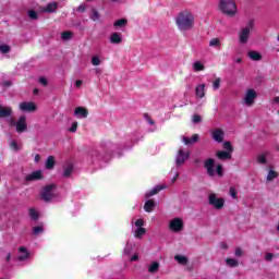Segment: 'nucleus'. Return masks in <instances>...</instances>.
I'll return each mask as SVG.
<instances>
[{
	"label": "nucleus",
	"mask_w": 279,
	"mask_h": 279,
	"mask_svg": "<svg viewBox=\"0 0 279 279\" xmlns=\"http://www.w3.org/2000/svg\"><path fill=\"white\" fill-rule=\"evenodd\" d=\"M174 21L179 32H191L195 27V14L189 9L180 11Z\"/></svg>",
	"instance_id": "obj_1"
},
{
	"label": "nucleus",
	"mask_w": 279,
	"mask_h": 279,
	"mask_svg": "<svg viewBox=\"0 0 279 279\" xmlns=\"http://www.w3.org/2000/svg\"><path fill=\"white\" fill-rule=\"evenodd\" d=\"M89 158L92 165H99L100 160H105V162L110 160V153L106 148L100 147L92 150Z\"/></svg>",
	"instance_id": "obj_2"
},
{
	"label": "nucleus",
	"mask_w": 279,
	"mask_h": 279,
	"mask_svg": "<svg viewBox=\"0 0 279 279\" xmlns=\"http://www.w3.org/2000/svg\"><path fill=\"white\" fill-rule=\"evenodd\" d=\"M204 167L207 170L208 175H210L211 178H214V175L223 178V166L217 165L215 170V159L209 158L205 160Z\"/></svg>",
	"instance_id": "obj_3"
},
{
	"label": "nucleus",
	"mask_w": 279,
	"mask_h": 279,
	"mask_svg": "<svg viewBox=\"0 0 279 279\" xmlns=\"http://www.w3.org/2000/svg\"><path fill=\"white\" fill-rule=\"evenodd\" d=\"M220 10L227 16H234L238 12L236 3H234V0H221Z\"/></svg>",
	"instance_id": "obj_4"
},
{
	"label": "nucleus",
	"mask_w": 279,
	"mask_h": 279,
	"mask_svg": "<svg viewBox=\"0 0 279 279\" xmlns=\"http://www.w3.org/2000/svg\"><path fill=\"white\" fill-rule=\"evenodd\" d=\"M252 29H254V20L248 21L246 26L241 28L239 32L240 45H246V43L250 40V34H252Z\"/></svg>",
	"instance_id": "obj_5"
},
{
	"label": "nucleus",
	"mask_w": 279,
	"mask_h": 279,
	"mask_svg": "<svg viewBox=\"0 0 279 279\" xmlns=\"http://www.w3.org/2000/svg\"><path fill=\"white\" fill-rule=\"evenodd\" d=\"M168 228L170 232H174V234H178L184 230V220L180 217L172 218L169 220Z\"/></svg>",
	"instance_id": "obj_6"
},
{
	"label": "nucleus",
	"mask_w": 279,
	"mask_h": 279,
	"mask_svg": "<svg viewBox=\"0 0 279 279\" xmlns=\"http://www.w3.org/2000/svg\"><path fill=\"white\" fill-rule=\"evenodd\" d=\"M56 196V185L53 184L45 186L41 191V199H44V202H51Z\"/></svg>",
	"instance_id": "obj_7"
},
{
	"label": "nucleus",
	"mask_w": 279,
	"mask_h": 279,
	"mask_svg": "<svg viewBox=\"0 0 279 279\" xmlns=\"http://www.w3.org/2000/svg\"><path fill=\"white\" fill-rule=\"evenodd\" d=\"M208 204L216 208V210H221L226 205V199L222 197H217V194L210 193L208 196Z\"/></svg>",
	"instance_id": "obj_8"
},
{
	"label": "nucleus",
	"mask_w": 279,
	"mask_h": 279,
	"mask_svg": "<svg viewBox=\"0 0 279 279\" xmlns=\"http://www.w3.org/2000/svg\"><path fill=\"white\" fill-rule=\"evenodd\" d=\"M189 158H191V151H189L184 148H180L175 156L177 167H182V165H184V162H186L189 160Z\"/></svg>",
	"instance_id": "obj_9"
},
{
	"label": "nucleus",
	"mask_w": 279,
	"mask_h": 279,
	"mask_svg": "<svg viewBox=\"0 0 279 279\" xmlns=\"http://www.w3.org/2000/svg\"><path fill=\"white\" fill-rule=\"evenodd\" d=\"M11 125H15L16 132L20 134L27 130V118L25 116H21L17 121L11 120Z\"/></svg>",
	"instance_id": "obj_10"
},
{
	"label": "nucleus",
	"mask_w": 279,
	"mask_h": 279,
	"mask_svg": "<svg viewBox=\"0 0 279 279\" xmlns=\"http://www.w3.org/2000/svg\"><path fill=\"white\" fill-rule=\"evenodd\" d=\"M256 97H258V95L256 94V90L247 89L243 98L244 106H247L248 108H251V106H254V101H256Z\"/></svg>",
	"instance_id": "obj_11"
},
{
	"label": "nucleus",
	"mask_w": 279,
	"mask_h": 279,
	"mask_svg": "<svg viewBox=\"0 0 279 279\" xmlns=\"http://www.w3.org/2000/svg\"><path fill=\"white\" fill-rule=\"evenodd\" d=\"M31 257H32V253H29V248H27V246H20L17 248L16 260H19V263H27V260Z\"/></svg>",
	"instance_id": "obj_12"
},
{
	"label": "nucleus",
	"mask_w": 279,
	"mask_h": 279,
	"mask_svg": "<svg viewBox=\"0 0 279 279\" xmlns=\"http://www.w3.org/2000/svg\"><path fill=\"white\" fill-rule=\"evenodd\" d=\"M211 138L216 143H221L226 138V132H223V129H215L211 131Z\"/></svg>",
	"instance_id": "obj_13"
},
{
	"label": "nucleus",
	"mask_w": 279,
	"mask_h": 279,
	"mask_svg": "<svg viewBox=\"0 0 279 279\" xmlns=\"http://www.w3.org/2000/svg\"><path fill=\"white\" fill-rule=\"evenodd\" d=\"M74 117L75 119H87L88 118V109L85 107H76L74 109Z\"/></svg>",
	"instance_id": "obj_14"
},
{
	"label": "nucleus",
	"mask_w": 279,
	"mask_h": 279,
	"mask_svg": "<svg viewBox=\"0 0 279 279\" xmlns=\"http://www.w3.org/2000/svg\"><path fill=\"white\" fill-rule=\"evenodd\" d=\"M26 182L43 180V170H36L25 177Z\"/></svg>",
	"instance_id": "obj_15"
},
{
	"label": "nucleus",
	"mask_w": 279,
	"mask_h": 279,
	"mask_svg": "<svg viewBox=\"0 0 279 279\" xmlns=\"http://www.w3.org/2000/svg\"><path fill=\"white\" fill-rule=\"evenodd\" d=\"M20 110L22 112H36V105L34 102H21Z\"/></svg>",
	"instance_id": "obj_16"
},
{
	"label": "nucleus",
	"mask_w": 279,
	"mask_h": 279,
	"mask_svg": "<svg viewBox=\"0 0 279 279\" xmlns=\"http://www.w3.org/2000/svg\"><path fill=\"white\" fill-rule=\"evenodd\" d=\"M109 43H111V45H121L123 43V34L112 33L109 37Z\"/></svg>",
	"instance_id": "obj_17"
},
{
	"label": "nucleus",
	"mask_w": 279,
	"mask_h": 279,
	"mask_svg": "<svg viewBox=\"0 0 279 279\" xmlns=\"http://www.w3.org/2000/svg\"><path fill=\"white\" fill-rule=\"evenodd\" d=\"M163 189H167V185H157L153 187L150 191L146 192L145 197H154V195H157V193H160V191H163Z\"/></svg>",
	"instance_id": "obj_18"
},
{
	"label": "nucleus",
	"mask_w": 279,
	"mask_h": 279,
	"mask_svg": "<svg viewBox=\"0 0 279 279\" xmlns=\"http://www.w3.org/2000/svg\"><path fill=\"white\" fill-rule=\"evenodd\" d=\"M216 157L218 160H230V158H232V153L228 150H218L216 151Z\"/></svg>",
	"instance_id": "obj_19"
},
{
	"label": "nucleus",
	"mask_w": 279,
	"mask_h": 279,
	"mask_svg": "<svg viewBox=\"0 0 279 279\" xmlns=\"http://www.w3.org/2000/svg\"><path fill=\"white\" fill-rule=\"evenodd\" d=\"M195 93H196V97H198V99H203V97L206 96V85L205 84L197 85L195 88Z\"/></svg>",
	"instance_id": "obj_20"
},
{
	"label": "nucleus",
	"mask_w": 279,
	"mask_h": 279,
	"mask_svg": "<svg viewBox=\"0 0 279 279\" xmlns=\"http://www.w3.org/2000/svg\"><path fill=\"white\" fill-rule=\"evenodd\" d=\"M209 47L211 49H221L222 44H221V38L219 37H214L209 40Z\"/></svg>",
	"instance_id": "obj_21"
},
{
	"label": "nucleus",
	"mask_w": 279,
	"mask_h": 279,
	"mask_svg": "<svg viewBox=\"0 0 279 279\" xmlns=\"http://www.w3.org/2000/svg\"><path fill=\"white\" fill-rule=\"evenodd\" d=\"M278 171L274 170V168H269L267 177H266V182H274L278 178Z\"/></svg>",
	"instance_id": "obj_22"
},
{
	"label": "nucleus",
	"mask_w": 279,
	"mask_h": 279,
	"mask_svg": "<svg viewBox=\"0 0 279 279\" xmlns=\"http://www.w3.org/2000/svg\"><path fill=\"white\" fill-rule=\"evenodd\" d=\"M160 269V263L159 262H151L148 265V274H158Z\"/></svg>",
	"instance_id": "obj_23"
},
{
	"label": "nucleus",
	"mask_w": 279,
	"mask_h": 279,
	"mask_svg": "<svg viewBox=\"0 0 279 279\" xmlns=\"http://www.w3.org/2000/svg\"><path fill=\"white\" fill-rule=\"evenodd\" d=\"M269 156H270V153L269 151H264V153H262V154H259L258 156H257V162L259 163V165H267V158H269Z\"/></svg>",
	"instance_id": "obj_24"
},
{
	"label": "nucleus",
	"mask_w": 279,
	"mask_h": 279,
	"mask_svg": "<svg viewBox=\"0 0 279 279\" xmlns=\"http://www.w3.org/2000/svg\"><path fill=\"white\" fill-rule=\"evenodd\" d=\"M12 114L11 107L0 106V119H4L5 117H10Z\"/></svg>",
	"instance_id": "obj_25"
},
{
	"label": "nucleus",
	"mask_w": 279,
	"mask_h": 279,
	"mask_svg": "<svg viewBox=\"0 0 279 279\" xmlns=\"http://www.w3.org/2000/svg\"><path fill=\"white\" fill-rule=\"evenodd\" d=\"M154 208H156V203L154 202V199L146 201L144 205L145 213H153Z\"/></svg>",
	"instance_id": "obj_26"
},
{
	"label": "nucleus",
	"mask_w": 279,
	"mask_h": 279,
	"mask_svg": "<svg viewBox=\"0 0 279 279\" xmlns=\"http://www.w3.org/2000/svg\"><path fill=\"white\" fill-rule=\"evenodd\" d=\"M197 141H199L198 134H194L192 138H189L186 136L182 137V142L184 143V145H192V143H197Z\"/></svg>",
	"instance_id": "obj_27"
},
{
	"label": "nucleus",
	"mask_w": 279,
	"mask_h": 279,
	"mask_svg": "<svg viewBox=\"0 0 279 279\" xmlns=\"http://www.w3.org/2000/svg\"><path fill=\"white\" fill-rule=\"evenodd\" d=\"M56 10H58V3L57 2H52L47 4L44 9H41V12H56Z\"/></svg>",
	"instance_id": "obj_28"
},
{
	"label": "nucleus",
	"mask_w": 279,
	"mask_h": 279,
	"mask_svg": "<svg viewBox=\"0 0 279 279\" xmlns=\"http://www.w3.org/2000/svg\"><path fill=\"white\" fill-rule=\"evenodd\" d=\"M135 239H143L145 234H147V229L142 228V229H135L133 232Z\"/></svg>",
	"instance_id": "obj_29"
},
{
	"label": "nucleus",
	"mask_w": 279,
	"mask_h": 279,
	"mask_svg": "<svg viewBox=\"0 0 279 279\" xmlns=\"http://www.w3.org/2000/svg\"><path fill=\"white\" fill-rule=\"evenodd\" d=\"M56 167V158L53 156H49L46 160V169L51 170Z\"/></svg>",
	"instance_id": "obj_30"
},
{
	"label": "nucleus",
	"mask_w": 279,
	"mask_h": 279,
	"mask_svg": "<svg viewBox=\"0 0 279 279\" xmlns=\"http://www.w3.org/2000/svg\"><path fill=\"white\" fill-rule=\"evenodd\" d=\"M192 69H193V71H195L197 73L199 71H204L206 69V66L202 63V61H195L192 64Z\"/></svg>",
	"instance_id": "obj_31"
},
{
	"label": "nucleus",
	"mask_w": 279,
	"mask_h": 279,
	"mask_svg": "<svg viewBox=\"0 0 279 279\" xmlns=\"http://www.w3.org/2000/svg\"><path fill=\"white\" fill-rule=\"evenodd\" d=\"M131 223H134L135 230H142L145 226V220L143 218H138L135 221L132 220Z\"/></svg>",
	"instance_id": "obj_32"
},
{
	"label": "nucleus",
	"mask_w": 279,
	"mask_h": 279,
	"mask_svg": "<svg viewBox=\"0 0 279 279\" xmlns=\"http://www.w3.org/2000/svg\"><path fill=\"white\" fill-rule=\"evenodd\" d=\"M174 260L179 263V265H187L189 264V258L184 255H175Z\"/></svg>",
	"instance_id": "obj_33"
},
{
	"label": "nucleus",
	"mask_w": 279,
	"mask_h": 279,
	"mask_svg": "<svg viewBox=\"0 0 279 279\" xmlns=\"http://www.w3.org/2000/svg\"><path fill=\"white\" fill-rule=\"evenodd\" d=\"M248 58L251 60L258 61V60H262L263 56H260V53L258 51L251 50V51H248Z\"/></svg>",
	"instance_id": "obj_34"
},
{
	"label": "nucleus",
	"mask_w": 279,
	"mask_h": 279,
	"mask_svg": "<svg viewBox=\"0 0 279 279\" xmlns=\"http://www.w3.org/2000/svg\"><path fill=\"white\" fill-rule=\"evenodd\" d=\"M71 173H73V166H72V163H68L63 168V177L69 178L71 175Z\"/></svg>",
	"instance_id": "obj_35"
},
{
	"label": "nucleus",
	"mask_w": 279,
	"mask_h": 279,
	"mask_svg": "<svg viewBox=\"0 0 279 279\" xmlns=\"http://www.w3.org/2000/svg\"><path fill=\"white\" fill-rule=\"evenodd\" d=\"M125 25H128V20L125 19H120L113 23V27L117 28L125 27Z\"/></svg>",
	"instance_id": "obj_36"
},
{
	"label": "nucleus",
	"mask_w": 279,
	"mask_h": 279,
	"mask_svg": "<svg viewBox=\"0 0 279 279\" xmlns=\"http://www.w3.org/2000/svg\"><path fill=\"white\" fill-rule=\"evenodd\" d=\"M226 265H228V267H239V260L235 258H227Z\"/></svg>",
	"instance_id": "obj_37"
},
{
	"label": "nucleus",
	"mask_w": 279,
	"mask_h": 279,
	"mask_svg": "<svg viewBox=\"0 0 279 279\" xmlns=\"http://www.w3.org/2000/svg\"><path fill=\"white\" fill-rule=\"evenodd\" d=\"M92 64L93 66H99L101 64V57H99L98 54H94L92 57Z\"/></svg>",
	"instance_id": "obj_38"
},
{
	"label": "nucleus",
	"mask_w": 279,
	"mask_h": 279,
	"mask_svg": "<svg viewBox=\"0 0 279 279\" xmlns=\"http://www.w3.org/2000/svg\"><path fill=\"white\" fill-rule=\"evenodd\" d=\"M145 119H146V123H148V125H151V128L149 129V132H156V123L154 122V120H151L149 116H145Z\"/></svg>",
	"instance_id": "obj_39"
},
{
	"label": "nucleus",
	"mask_w": 279,
	"mask_h": 279,
	"mask_svg": "<svg viewBox=\"0 0 279 279\" xmlns=\"http://www.w3.org/2000/svg\"><path fill=\"white\" fill-rule=\"evenodd\" d=\"M43 232H45V227L43 226H37L33 228V234L35 236H38L39 234H43Z\"/></svg>",
	"instance_id": "obj_40"
},
{
	"label": "nucleus",
	"mask_w": 279,
	"mask_h": 279,
	"mask_svg": "<svg viewBox=\"0 0 279 279\" xmlns=\"http://www.w3.org/2000/svg\"><path fill=\"white\" fill-rule=\"evenodd\" d=\"M172 179V182H175V180H178V178H180V171L178 170V168H172L170 171Z\"/></svg>",
	"instance_id": "obj_41"
},
{
	"label": "nucleus",
	"mask_w": 279,
	"mask_h": 279,
	"mask_svg": "<svg viewBox=\"0 0 279 279\" xmlns=\"http://www.w3.org/2000/svg\"><path fill=\"white\" fill-rule=\"evenodd\" d=\"M29 217L31 219H33L34 221L38 220L39 214L36 209H29Z\"/></svg>",
	"instance_id": "obj_42"
},
{
	"label": "nucleus",
	"mask_w": 279,
	"mask_h": 279,
	"mask_svg": "<svg viewBox=\"0 0 279 279\" xmlns=\"http://www.w3.org/2000/svg\"><path fill=\"white\" fill-rule=\"evenodd\" d=\"M89 19L92 21H99V12H97V10L93 9L92 13L89 15Z\"/></svg>",
	"instance_id": "obj_43"
},
{
	"label": "nucleus",
	"mask_w": 279,
	"mask_h": 279,
	"mask_svg": "<svg viewBox=\"0 0 279 279\" xmlns=\"http://www.w3.org/2000/svg\"><path fill=\"white\" fill-rule=\"evenodd\" d=\"M61 38H62V40H71V38H73V33H71V32H63L61 34Z\"/></svg>",
	"instance_id": "obj_44"
},
{
	"label": "nucleus",
	"mask_w": 279,
	"mask_h": 279,
	"mask_svg": "<svg viewBox=\"0 0 279 279\" xmlns=\"http://www.w3.org/2000/svg\"><path fill=\"white\" fill-rule=\"evenodd\" d=\"M219 86H221V78H216L213 83L214 90H219Z\"/></svg>",
	"instance_id": "obj_45"
},
{
	"label": "nucleus",
	"mask_w": 279,
	"mask_h": 279,
	"mask_svg": "<svg viewBox=\"0 0 279 279\" xmlns=\"http://www.w3.org/2000/svg\"><path fill=\"white\" fill-rule=\"evenodd\" d=\"M0 52L1 53H8V52H10V46H8V45H0Z\"/></svg>",
	"instance_id": "obj_46"
},
{
	"label": "nucleus",
	"mask_w": 279,
	"mask_h": 279,
	"mask_svg": "<svg viewBox=\"0 0 279 279\" xmlns=\"http://www.w3.org/2000/svg\"><path fill=\"white\" fill-rule=\"evenodd\" d=\"M124 254H126L128 256L132 254V244H130V242L126 243V246L124 248Z\"/></svg>",
	"instance_id": "obj_47"
},
{
	"label": "nucleus",
	"mask_w": 279,
	"mask_h": 279,
	"mask_svg": "<svg viewBox=\"0 0 279 279\" xmlns=\"http://www.w3.org/2000/svg\"><path fill=\"white\" fill-rule=\"evenodd\" d=\"M223 148L227 149L230 154H232V144L230 142L223 143Z\"/></svg>",
	"instance_id": "obj_48"
},
{
	"label": "nucleus",
	"mask_w": 279,
	"mask_h": 279,
	"mask_svg": "<svg viewBox=\"0 0 279 279\" xmlns=\"http://www.w3.org/2000/svg\"><path fill=\"white\" fill-rule=\"evenodd\" d=\"M28 16L32 20H36V19H38V13H36V11H34V10H31V11H28Z\"/></svg>",
	"instance_id": "obj_49"
},
{
	"label": "nucleus",
	"mask_w": 279,
	"mask_h": 279,
	"mask_svg": "<svg viewBox=\"0 0 279 279\" xmlns=\"http://www.w3.org/2000/svg\"><path fill=\"white\" fill-rule=\"evenodd\" d=\"M229 195L232 197V199H236V190L234 187H230Z\"/></svg>",
	"instance_id": "obj_50"
},
{
	"label": "nucleus",
	"mask_w": 279,
	"mask_h": 279,
	"mask_svg": "<svg viewBox=\"0 0 279 279\" xmlns=\"http://www.w3.org/2000/svg\"><path fill=\"white\" fill-rule=\"evenodd\" d=\"M10 147H12L14 151H19V144L16 143V141L12 140L10 142Z\"/></svg>",
	"instance_id": "obj_51"
},
{
	"label": "nucleus",
	"mask_w": 279,
	"mask_h": 279,
	"mask_svg": "<svg viewBox=\"0 0 279 279\" xmlns=\"http://www.w3.org/2000/svg\"><path fill=\"white\" fill-rule=\"evenodd\" d=\"M193 123H199L202 122V116L199 114H194L192 118Z\"/></svg>",
	"instance_id": "obj_52"
},
{
	"label": "nucleus",
	"mask_w": 279,
	"mask_h": 279,
	"mask_svg": "<svg viewBox=\"0 0 279 279\" xmlns=\"http://www.w3.org/2000/svg\"><path fill=\"white\" fill-rule=\"evenodd\" d=\"M234 254L238 258H241V256H243V250L241 247H238L235 248Z\"/></svg>",
	"instance_id": "obj_53"
},
{
	"label": "nucleus",
	"mask_w": 279,
	"mask_h": 279,
	"mask_svg": "<svg viewBox=\"0 0 279 279\" xmlns=\"http://www.w3.org/2000/svg\"><path fill=\"white\" fill-rule=\"evenodd\" d=\"M69 132H72V133L77 132V122L72 123V126L69 129Z\"/></svg>",
	"instance_id": "obj_54"
},
{
	"label": "nucleus",
	"mask_w": 279,
	"mask_h": 279,
	"mask_svg": "<svg viewBox=\"0 0 279 279\" xmlns=\"http://www.w3.org/2000/svg\"><path fill=\"white\" fill-rule=\"evenodd\" d=\"M265 260H268V262L274 260V254L272 253H266Z\"/></svg>",
	"instance_id": "obj_55"
},
{
	"label": "nucleus",
	"mask_w": 279,
	"mask_h": 279,
	"mask_svg": "<svg viewBox=\"0 0 279 279\" xmlns=\"http://www.w3.org/2000/svg\"><path fill=\"white\" fill-rule=\"evenodd\" d=\"M82 84H84V82L82 80H77V81L74 82V86L76 88H82Z\"/></svg>",
	"instance_id": "obj_56"
},
{
	"label": "nucleus",
	"mask_w": 279,
	"mask_h": 279,
	"mask_svg": "<svg viewBox=\"0 0 279 279\" xmlns=\"http://www.w3.org/2000/svg\"><path fill=\"white\" fill-rule=\"evenodd\" d=\"M39 84H41V86H47V84H48L47 78L46 77H40L39 78Z\"/></svg>",
	"instance_id": "obj_57"
},
{
	"label": "nucleus",
	"mask_w": 279,
	"mask_h": 279,
	"mask_svg": "<svg viewBox=\"0 0 279 279\" xmlns=\"http://www.w3.org/2000/svg\"><path fill=\"white\" fill-rule=\"evenodd\" d=\"M85 10H86V5H85V4H81V5H78V8H77V11H78V12H85Z\"/></svg>",
	"instance_id": "obj_58"
},
{
	"label": "nucleus",
	"mask_w": 279,
	"mask_h": 279,
	"mask_svg": "<svg viewBox=\"0 0 279 279\" xmlns=\"http://www.w3.org/2000/svg\"><path fill=\"white\" fill-rule=\"evenodd\" d=\"M130 260L131 262L138 260V254H134L133 256H131Z\"/></svg>",
	"instance_id": "obj_59"
},
{
	"label": "nucleus",
	"mask_w": 279,
	"mask_h": 279,
	"mask_svg": "<svg viewBox=\"0 0 279 279\" xmlns=\"http://www.w3.org/2000/svg\"><path fill=\"white\" fill-rule=\"evenodd\" d=\"M40 161V155H36L35 156V162H39Z\"/></svg>",
	"instance_id": "obj_60"
},
{
	"label": "nucleus",
	"mask_w": 279,
	"mask_h": 279,
	"mask_svg": "<svg viewBox=\"0 0 279 279\" xmlns=\"http://www.w3.org/2000/svg\"><path fill=\"white\" fill-rule=\"evenodd\" d=\"M10 258H12V254L9 253V254L7 255V260H10Z\"/></svg>",
	"instance_id": "obj_61"
},
{
	"label": "nucleus",
	"mask_w": 279,
	"mask_h": 279,
	"mask_svg": "<svg viewBox=\"0 0 279 279\" xmlns=\"http://www.w3.org/2000/svg\"><path fill=\"white\" fill-rule=\"evenodd\" d=\"M243 60L241 58L235 59V62L241 63Z\"/></svg>",
	"instance_id": "obj_62"
},
{
	"label": "nucleus",
	"mask_w": 279,
	"mask_h": 279,
	"mask_svg": "<svg viewBox=\"0 0 279 279\" xmlns=\"http://www.w3.org/2000/svg\"><path fill=\"white\" fill-rule=\"evenodd\" d=\"M34 95H38L39 90L38 89H34Z\"/></svg>",
	"instance_id": "obj_63"
},
{
	"label": "nucleus",
	"mask_w": 279,
	"mask_h": 279,
	"mask_svg": "<svg viewBox=\"0 0 279 279\" xmlns=\"http://www.w3.org/2000/svg\"><path fill=\"white\" fill-rule=\"evenodd\" d=\"M274 101H275V104H278V102H279V98L276 97V98L274 99Z\"/></svg>",
	"instance_id": "obj_64"
}]
</instances>
